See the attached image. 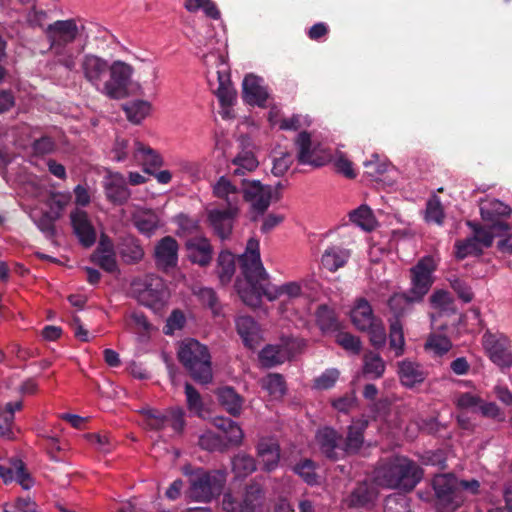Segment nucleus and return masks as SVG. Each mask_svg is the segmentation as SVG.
<instances>
[{
  "mask_svg": "<svg viewBox=\"0 0 512 512\" xmlns=\"http://www.w3.org/2000/svg\"><path fill=\"white\" fill-rule=\"evenodd\" d=\"M317 324L322 331H337L339 322L334 311L326 305H321L316 312Z\"/></svg>",
  "mask_w": 512,
  "mask_h": 512,
  "instance_id": "nucleus-50",
  "label": "nucleus"
},
{
  "mask_svg": "<svg viewBox=\"0 0 512 512\" xmlns=\"http://www.w3.org/2000/svg\"><path fill=\"white\" fill-rule=\"evenodd\" d=\"M196 295L202 305L207 306L214 316H220L222 314L221 304L219 303L216 292L212 288H200Z\"/></svg>",
  "mask_w": 512,
  "mask_h": 512,
  "instance_id": "nucleus-54",
  "label": "nucleus"
},
{
  "mask_svg": "<svg viewBox=\"0 0 512 512\" xmlns=\"http://www.w3.org/2000/svg\"><path fill=\"white\" fill-rule=\"evenodd\" d=\"M368 427L365 419L353 420L347 427L346 436L336 429L325 426L315 435L321 454L330 461H338L359 452L364 443V432Z\"/></svg>",
  "mask_w": 512,
  "mask_h": 512,
  "instance_id": "nucleus-2",
  "label": "nucleus"
},
{
  "mask_svg": "<svg viewBox=\"0 0 512 512\" xmlns=\"http://www.w3.org/2000/svg\"><path fill=\"white\" fill-rule=\"evenodd\" d=\"M178 359L195 382L208 384L212 381V362L207 346L195 339H188L180 345Z\"/></svg>",
  "mask_w": 512,
  "mask_h": 512,
  "instance_id": "nucleus-5",
  "label": "nucleus"
},
{
  "mask_svg": "<svg viewBox=\"0 0 512 512\" xmlns=\"http://www.w3.org/2000/svg\"><path fill=\"white\" fill-rule=\"evenodd\" d=\"M116 251L122 262L127 265L138 264L145 255L141 241L130 234L118 239Z\"/></svg>",
  "mask_w": 512,
  "mask_h": 512,
  "instance_id": "nucleus-21",
  "label": "nucleus"
},
{
  "mask_svg": "<svg viewBox=\"0 0 512 512\" xmlns=\"http://www.w3.org/2000/svg\"><path fill=\"white\" fill-rule=\"evenodd\" d=\"M445 213L440 198L433 195L426 203L425 220L428 223H435L439 226L443 225Z\"/></svg>",
  "mask_w": 512,
  "mask_h": 512,
  "instance_id": "nucleus-51",
  "label": "nucleus"
},
{
  "mask_svg": "<svg viewBox=\"0 0 512 512\" xmlns=\"http://www.w3.org/2000/svg\"><path fill=\"white\" fill-rule=\"evenodd\" d=\"M31 148L37 156H44L52 153L56 149V143L50 136H42L33 141Z\"/></svg>",
  "mask_w": 512,
  "mask_h": 512,
  "instance_id": "nucleus-62",
  "label": "nucleus"
},
{
  "mask_svg": "<svg viewBox=\"0 0 512 512\" xmlns=\"http://www.w3.org/2000/svg\"><path fill=\"white\" fill-rule=\"evenodd\" d=\"M455 249V255L460 260L472 255L479 256L483 252L482 247L477 243V239L473 236L464 240L456 241Z\"/></svg>",
  "mask_w": 512,
  "mask_h": 512,
  "instance_id": "nucleus-52",
  "label": "nucleus"
},
{
  "mask_svg": "<svg viewBox=\"0 0 512 512\" xmlns=\"http://www.w3.org/2000/svg\"><path fill=\"white\" fill-rule=\"evenodd\" d=\"M213 193L217 198L224 199L227 207H238L240 190L225 176H221L216 182Z\"/></svg>",
  "mask_w": 512,
  "mask_h": 512,
  "instance_id": "nucleus-37",
  "label": "nucleus"
},
{
  "mask_svg": "<svg viewBox=\"0 0 512 512\" xmlns=\"http://www.w3.org/2000/svg\"><path fill=\"white\" fill-rule=\"evenodd\" d=\"M389 346L394 350L395 357H399L404 353L405 339L403 333V325L401 320L393 319L389 327Z\"/></svg>",
  "mask_w": 512,
  "mask_h": 512,
  "instance_id": "nucleus-44",
  "label": "nucleus"
},
{
  "mask_svg": "<svg viewBox=\"0 0 512 512\" xmlns=\"http://www.w3.org/2000/svg\"><path fill=\"white\" fill-rule=\"evenodd\" d=\"M450 286L464 303H469L473 300L474 294L465 280L460 278L450 279Z\"/></svg>",
  "mask_w": 512,
  "mask_h": 512,
  "instance_id": "nucleus-61",
  "label": "nucleus"
},
{
  "mask_svg": "<svg viewBox=\"0 0 512 512\" xmlns=\"http://www.w3.org/2000/svg\"><path fill=\"white\" fill-rule=\"evenodd\" d=\"M384 512H411L408 497L401 493L387 496L384 501Z\"/></svg>",
  "mask_w": 512,
  "mask_h": 512,
  "instance_id": "nucleus-55",
  "label": "nucleus"
},
{
  "mask_svg": "<svg viewBox=\"0 0 512 512\" xmlns=\"http://www.w3.org/2000/svg\"><path fill=\"white\" fill-rule=\"evenodd\" d=\"M479 412L483 417L492 419L497 422H504L506 415L503 409L498 406L495 402L482 400L479 407Z\"/></svg>",
  "mask_w": 512,
  "mask_h": 512,
  "instance_id": "nucleus-60",
  "label": "nucleus"
},
{
  "mask_svg": "<svg viewBox=\"0 0 512 512\" xmlns=\"http://www.w3.org/2000/svg\"><path fill=\"white\" fill-rule=\"evenodd\" d=\"M436 269L437 264L432 256H424L410 268L411 287L407 292L413 300L419 303L423 301L434 283L433 273Z\"/></svg>",
  "mask_w": 512,
  "mask_h": 512,
  "instance_id": "nucleus-9",
  "label": "nucleus"
},
{
  "mask_svg": "<svg viewBox=\"0 0 512 512\" xmlns=\"http://www.w3.org/2000/svg\"><path fill=\"white\" fill-rule=\"evenodd\" d=\"M145 415L146 425L152 430H162L170 423V419L166 415L155 410H149Z\"/></svg>",
  "mask_w": 512,
  "mask_h": 512,
  "instance_id": "nucleus-64",
  "label": "nucleus"
},
{
  "mask_svg": "<svg viewBox=\"0 0 512 512\" xmlns=\"http://www.w3.org/2000/svg\"><path fill=\"white\" fill-rule=\"evenodd\" d=\"M217 396L221 406L231 416L237 417L241 414L244 398L233 387L225 386L218 389Z\"/></svg>",
  "mask_w": 512,
  "mask_h": 512,
  "instance_id": "nucleus-33",
  "label": "nucleus"
},
{
  "mask_svg": "<svg viewBox=\"0 0 512 512\" xmlns=\"http://www.w3.org/2000/svg\"><path fill=\"white\" fill-rule=\"evenodd\" d=\"M257 455L262 463V469L271 472L278 467L280 460V447L276 442L262 439L257 445Z\"/></svg>",
  "mask_w": 512,
  "mask_h": 512,
  "instance_id": "nucleus-29",
  "label": "nucleus"
},
{
  "mask_svg": "<svg viewBox=\"0 0 512 512\" xmlns=\"http://www.w3.org/2000/svg\"><path fill=\"white\" fill-rule=\"evenodd\" d=\"M122 108L131 123L140 124L149 114L151 104L145 100H134L124 104Z\"/></svg>",
  "mask_w": 512,
  "mask_h": 512,
  "instance_id": "nucleus-40",
  "label": "nucleus"
},
{
  "mask_svg": "<svg viewBox=\"0 0 512 512\" xmlns=\"http://www.w3.org/2000/svg\"><path fill=\"white\" fill-rule=\"evenodd\" d=\"M185 249L187 258L193 263L201 267L210 265L214 250L210 240L203 236H193L186 240Z\"/></svg>",
  "mask_w": 512,
  "mask_h": 512,
  "instance_id": "nucleus-18",
  "label": "nucleus"
},
{
  "mask_svg": "<svg viewBox=\"0 0 512 512\" xmlns=\"http://www.w3.org/2000/svg\"><path fill=\"white\" fill-rule=\"evenodd\" d=\"M0 478L6 484L16 481L25 490L30 489L34 484L25 463L18 458H11L7 464L0 465Z\"/></svg>",
  "mask_w": 512,
  "mask_h": 512,
  "instance_id": "nucleus-20",
  "label": "nucleus"
},
{
  "mask_svg": "<svg viewBox=\"0 0 512 512\" xmlns=\"http://www.w3.org/2000/svg\"><path fill=\"white\" fill-rule=\"evenodd\" d=\"M157 214L150 209H142L132 214V223L139 233L151 237L159 227Z\"/></svg>",
  "mask_w": 512,
  "mask_h": 512,
  "instance_id": "nucleus-32",
  "label": "nucleus"
},
{
  "mask_svg": "<svg viewBox=\"0 0 512 512\" xmlns=\"http://www.w3.org/2000/svg\"><path fill=\"white\" fill-rule=\"evenodd\" d=\"M219 87L215 94L219 100L221 107H231L236 101V91L231 87L229 79L218 73Z\"/></svg>",
  "mask_w": 512,
  "mask_h": 512,
  "instance_id": "nucleus-46",
  "label": "nucleus"
},
{
  "mask_svg": "<svg viewBox=\"0 0 512 512\" xmlns=\"http://www.w3.org/2000/svg\"><path fill=\"white\" fill-rule=\"evenodd\" d=\"M22 409V402H8L4 409L0 408V437L7 440L14 438L12 425L15 419V412Z\"/></svg>",
  "mask_w": 512,
  "mask_h": 512,
  "instance_id": "nucleus-36",
  "label": "nucleus"
},
{
  "mask_svg": "<svg viewBox=\"0 0 512 512\" xmlns=\"http://www.w3.org/2000/svg\"><path fill=\"white\" fill-rule=\"evenodd\" d=\"M398 374L401 383L408 388H413L415 385L424 382L426 378L420 364L407 359L399 362Z\"/></svg>",
  "mask_w": 512,
  "mask_h": 512,
  "instance_id": "nucleus-31",
  "label": "nucleus"
},
{
  "mask_svg": "<svg viewBox=\"0 0 512 512\" xmlns=\"http://www.w3.org/2000/svg\"><path fill=\"white\" fill-rule=\"evenodd\" d=\"M213 425L221 430L225 437L215 434L211 431L205 432L199 437V446L207 451L224 452L229 445L238 446L243 439V431L240 426L230 418L217 416L213 419Z\"/></svg>",
  "mask_w": 512,
  "mask_h": 512,
  "instance_id": "nucleus-6",
  "label": "nucleus"
},
{
  "mask_svg": "<svg viewBox=\"0 0 512 512\" xmlns=\"http://www.w3.org/2000/svg\"><path fill=\"white\" fill-rule=\"evenodd\" d=\"M84 26L79 27L75 19L56 20L44 29V34L49 42V49L54 55L65 54V49H69L80 35Z\"/></svg>",
  "mask_w": 512,
  "mask_h": 512,
  "instance_id": "nucleus-8",
  "label": "nucleus"
},
{
  "mask_svg": "<svg viewBox=\"0 0 512 512\" xmlns=\"http://www.w3.org/2000/svg\"><path fill=\"white\" fill-rule=\"evenodd\" d=\"M337 343L345 350H349L355 354L361 351V341L358 337L348 332H340L336 336Z\"/></svg>",
  "mask_w": 512,
  "mask_h": 512,
  "instance_id": "nucleus-63",
  "label": "nucleus"
},
{
  "mask_svg": "<svg viewBox=\"0 0 512 512\" xmlns=\"http://www.w3.org/2000/svg\"><path fill=\"white\" fill-rule=\"evenodd\" d=\"M317 464L311 459H303L294 467L293 471L299 475L308 485L318 484L319 476L316 473Z\"/></svg>",
  "mask_w": 512,
  "mask_h": 512,
  "instance_id": "nucleus-47",
  "label": "nucleus"
},
{
  "mask_svg": "<svg viewBox=\"0 0 512 512\" xmlns=\"http://www.w3.org/2000/svg\"><path fill=\"white\" fill-rule=\"evenodd\" d=\"M239 209L237 206L226 209H210L207 211V222L214 235L221 240L228 239L233 230V224Z\"/></svg>",
  "mask_w": 512,
  "mask_h": 512,
  "instance_id": "nucleus-14",
  "label": "nucleus"
},
{
  "mask_svg": "<svg viewBox=\"0 0 512 512\" xmlns=\"http://www.w3.org/2000/svg\"><path fill=\"white\" fill-rule=\"evenodd\" d=\"M110 65L108 62L96 55L87 54L81 62V69L84 78L99 92L104 85V77L108 73Z\"/></svg>",
  "mask_w": 512,
  "mask_h": 512,
  "instance_id": "nucleus-17",
  "label": "nucleus"
},
{
  "mask_svg": "<svg viewBox=\"0 0 512 512\" xmlns=\"http://www.w3.org/2000/svg\"><path fill=\"white\" fill-rule=\"evenodd\" d=\"M378 491L376 487L367 481L359 483L349 496V506L366 507L374 503Z\"/></svg>",
  "mask_w": 512,
  "mask_h": 512,
  "instance_id": "nucleus-34",
  "label": "nucleus"
},
{
  "mask_svg": "<svg viewBox=\"0 0 512 512\" xmlns=\"http://www.w3.org/2000/svg\"><path fill=\"white\" fill-rule=\"evenodd\" d=\"M349 257L348 250L339 246H331L324 251L321 263L327 270L335 272L347 263Z\"/></svg>",
  "mask_w": 512,
  "mask_h": 512,
  "instance_id": "nucleus-35",
  "label": "nucleus"
},
{
  "mask_svg": "<svg viewBox=\"0 0 512 512\" xmlns=\"http://www.w3.org/2000/svg\"><path fill=\"white\" fill-rule=\"evenodd\" d=\"M431 484L437 512H454L466 500L465 493L459 486V480L451 473L435 475Z\"/></svg>",
  "mask_w": 512,
  "mask_h": 512,
  "instance_id": "nucleus-7",
  "label": "nucleus"
},
{
  "mask_svg": "<svg viewBox=\"0 0 512 512\" xmlns=\"http://www.w3.org/2000/svg\"><path fill=\"white\" fill-rule=\"evenodd\" d=\"M287 359V352L278 345H267L259 353V360L262 366L272 368L284 363Z\"/></svg>",
  "mask_w": 512,
  "mask_h": 512,
  "instance_id": "nucleus-39",
  "label": "nucleus"
},
{
  "mask_svg": "<svg viewBox=\"0 0 512 512\" xmlns=\"http://www.w3.org/2000/svg\"><path fill=\"white\" fill-rule=\"evenodd\" d=\"M241 192L246 202L251 204V209L258 215H263L271 201H273V189L271 185H264L259 180H242Z\"/></svg>",
  "mask_w": 512,
  "mask_h": 512,
  "instance_id": "nucleus-12",
  "label": "nucleus"
},
{
  "mask_svg": "<svg viewBox=\"0 0 512 512\" xmlns=\"http://www.w3.org/2000/svg\"><path fill=\"white\" fill-rule=\"evenodd\" d=\"M262 79L253 74L245 76L242 83L243 100L250 105L264 107L268 99L266 89L261 85Z\"/></svg>",
  "mask_w": 512,
  "mask_h": 512,
  "instance_id": "nucleus-25",
  "label": "nucleus"
},
{
  "mask_svg": "<svg viewBox=\"0 0 512 512\" xmlns=\"http://www.w3.org/2000/svg\"><path fill=\"white\" fill-rule=\"evenodd\" d=\"M511 208L497 199L484 200L480 203V214L485 223L506 222L503 217L511 214Z\"/></svg>",
  "mask_w": 512,
  "mask_h": 512,
  "instance_id": "nucleus-30",
  "label": "nucleus"
},
{
  "mask_svg": "<svg viewBox=\"0 0 512 512\" xmlns=\"http://www.w3.org/2000/svg\"><path fill=\"white\" fill-rule=\"evenodd\" d=\"M264 497L265 492L262 485L253 481L246 486L242 499L225 494L222 508L225 512H260Z\"/></svg>",
  "mask_w": 512,
  "mask_h": 512,
  "instance_id": "nucleus-11",
  "label": "nucleus"
},
{
  "mask_svg": "<svg viewBox=\"0 0 512 512\" xmlns=\"http://www.w3.org/2000/svg\"><path fill=\"white\" fill-rule=\"evenodd\" d=\"M423 471L421 467L404 456H396L384 463L377 469L376 478L379 484L404 490L411 491L422 479Z\"/></svg>",
  "mask_w": 512,
  "mask_h": 512,
  "instance_id": "nucleus-3",
  "label": "nucleus"
},
{
  "mask_svg": "<svg viewBox=\"0 0 512 512\" xmlns=\"http://www.w3.org/2000/svg\"><path fill=\"white\" fill-rule=\"evenodd\" d=\"M183 473L188 477L187 497L195 502L209 503L222 493L226 483V472L223 470L187 465L183 467Z\"/></svg>",
  "mask_w": 512,
  "mask_h": 512,
  "instance_id": "nucleus-4",
  "label": "nucleus"
},
{
  "mask_svg": "<svg viewBox=\"0 0 512 512\" xmlns=\"http://www.w3.org/2000/svg\"><path fill=\"white\" fill-rule=\"evenodd\" d=\"M70 222L73 233L82 247L90 248L96 243V229L86 211L78 208L71 211Z\"/></svg>",
  "mask_w": 512,
  "mask_h": 512,
  "instance_id": "nucleus-15",
  "label": "nucleus"
},
{
  "mask_svg": "<svg viewBox=\"0 0 512 512\" xmlns=\"http://www.w3.org/2000/svg\"><path fill=\"white\" fill-rule=\"evenodd\" d=\"M467 225L473 230V237L477 239V243L482 248L490 247L495 237H502L507 231L512 229L507 222L486 223V225L482 227L472 221H467Z\"/></svg>",
  "mask_w": 512,
  "mask_h": 512,
  "instance_id": "nucleus-22",
  "label": "nucleus"
},
{
  "mask_svg": "<svg viewBox=\"0 0 512 512\" xmlns=\"http://www.w3.org/2000/svg\"><path fill=\"white\" fill-rule=\"evenodd\" d=\"M261 387L274 399L282 398L286 393L285 379L279 373H269L261 380Z\"/></svg>",
  "mask_w": 512,
  "mask_h": 512,
  "instance_id": "nucleus-42",
  "label": "nucleus"
},
{
  "mask_svg": "<svg viewBox=\"0 0 512 512\" xmlns=\"http://www.w3.org/2000/svg\"><path fill=\"white\" fill-rule=\"evenodd\" d=\"M232 469L237 477H246L256 470V461L250 455L239 453L232 459Z\"/></svg>",
  "mask_w": 512,
  "mask_h": 512,
  "instance_id": "nucleus-49",
  "label": "nucleus"
},
{
  "mask_svg": "<svg viewBox=\"0 0 512 512\" xmlns=\"http://www.w3.org/2000/svg\"><path fill=\"white\" fill-rule=\"evenodd\" d=\"M363 370L373 378H380L384 374L385 363L379 354L370 351L364 355Z\"/></svg>",
  "mask_w": 512,
  "mask_h": 512,
  "instance_id": "nucleus-53",
  "label": "nucleus"
},
{
  "mask_svg": "<svg viewBox=\"0 0 512 512\" xmlns=\"http://www.w3.org/2000/svg\"><path fill=\"white\" fill-rule=\"evenodd\" d=\"M415 303H419L418 301L413 300L409 293H394L388 299V307L391 312L394 314V319H399L405 316L411 309V306Z\"/></svg>",
  "mask_w": 512,
  "mask_h": 512,
  "instance_id": "nucleus-38",
  "label": "nucleus"
},
{
  "mask_svg": "<svg viewBox=\"0 0 512 512\" xmlns=\"http://www.w3.org/2000/svg\"><path fill=\"white\" fill-rule=\"evenodd\" d=\"M133 157L143 166L144 172L154 175L155 169L162 166L161 156L151 147L133 140Z\"/></svg>",
  "mask_w": 512,
  "mask_h": 512,
  "instance_id": "nucleus-27",
  "label": "nucleus"
},
{
  "mask_svg": "<svg viewBox=\"0 0 512 512\" xmlns=\"http://www.w3.org/2000/svg\"><path fill=\"white\" fill-rule=\"evenodd\" d=\"M236 330L241 337L244 345L250 349H254L260 339V328L253 317L242 315L235 320Z\"/></svg>",
  "mask_w": 512,
  "mask_h": 512,
  "instance_id": "nucleus-28",
  "label": "nucleus"
},
{
  "mask_svg": "<svg viewBox=\"0 0 512 512\" xmlns=\"http://www.w3.org/2000/svg\"><path fill=\"white\" fill-rule=\"evenodd\" d=\"M482 342L490 360L499 367H510L512 365L511 342L502 333L486 331Z\"/></svg>",
  "mask_w": 512,
  "mask_h": 512,
  "instance_id": "nucleus-13",
  "label": "nucleus"
},
{
  "mask_svg": "<svg viewBox=\"0 0 512 512\" xmlns=\"http://www.w3.org/2000/svg\"><path fill=\"white\" fill-rule=\"evenodd\" d=\"M350 221L365 231H372L376 226V219L372 210L367 205H361L349 214Z\"/></svg>",
  "mask_w": 512,
  "mask_h": 512,
  "instance_id": "nucleus-45",
  "label": "nucleus"
},
{
  "mask_svg": "<svg viewBox=\"0 0 512 512\" xmlns=\"http://www.w3.org/2000/svg\"><path fill=\"white\" fill-rule=\"evenodd\" d=\"M452 348L451 340L441 333H431L425 343V349L437 356H443Z\"/></svg>",
  "mask_w": 512,
  "mask_h": 512,
  "instance_id": "nucleus-48",
  "label": "nucleus"
},
{
  "mask_svg": "<svg viewBox=\"0 0 512 512\" xmlns=\"http://www.w3.org/2000/svg\"><path fill=\"white\" fill-rule=\"evenodd\" d=\"M232 165L235 166L233 175L242 176L246 172L254 171L259 162L251 151H242L232 160Z\"/></svg>",
  "mask_w": 512,
  "mask_h": 512,
  "instance_id": "nucleus-43",
  "label": "nucleus"
},
{
  "mask_svg": "<svg viewBox=\"0 0 512 512\" xmlns=\"http://www.w3.org/2000/svg\"><path fill=\"white\" fill-rule=\"evenodd\" d=\"M179 245L172 236L161 238L154 249V259L156 266L162 270H169L178 264Z\"/></svg>",
  "mask_w": 512,
  "mask_h": 512,
  "instance_id": "nucleus-19",
  "label": "nucleus"
},
{
  "mask_svg": "<svg viewBox=\"0 0 512 512\" xmlns=\"http://www.w3.org/2000/svg\"><path fill=\"white\" fill-rule=\"evenodd\" d=\"M109 79L104 82L100 92L111 99H123L128 96V88L133 67L123 61H114L109 67Z\"/></svg>",
  "mask_w": 512,
  "mask_h": 512,
  "instance_id": "nucleus-10",
  "label": "nucleus"
},
{
  "mask_svg": "<svg viewBox=\"0 0 512 512\" xmlns=\"http://www.w3.org/2000/svg\"><path fill=\"white\" fill-rule=\"evenodd\" d=\"M59 219V213L52 214L49 211L42 212L41 216L35 221L38 229L44 233L46 238L52 239L56 235L55 222Z\"/></svg>",
  "mask_w": 512,
  "mask_h": 512,
  "instance_id": "nucleus-56",
  "label": "nucleus"
},
{
  "mask_svg": "<svg viewBox=\"0 0 512 512\" xmlns=\"http://www.w3.org/2000/svg\"><path fill=\"white\" fill-rule=\"evenodd\" d=\"M235 267L234 255L227 250L221 251L217 258V273L221 283L230 282L235 273Z\"/></svg>",
  "mask_w": 512,
  "mask_h": 512,
  "instance_id": "nucleus-41",
  "label": "nucleus"
},
{
  "mask_svg": "<svg viewBox=\"0 0 512 512\" xmlns=\"http://www.w3.org/2000/svg\"><path fill=\"white\" fill-rule=\"evenodd\" d=\"M340 372L336 368L326 369L320 376L314 379V388L318 390H328L334 387Z\"/></svg>",
  "mask_w": 512,
  "mask_h": 512,
  "instance_id": "nucleus-59",
  "label": "nucleus"
},
{
  "mask_svg": "<svg viewBox=\"0 0 512 512\" xmlns=\"http://www.w3.org/2000/svg\"><path fill=\"white\" fill-rule=\"evenodd\" d=\"M239 263L247 282V287L240 290L239 293L247 305L257 306L262 297L272 301L281 295L289 297L300 295L301 288L295 282L276 286L269 281V276L260 259L259 241L257 239L250 238L248 240L246 250L239 258Z\"/></svg>",
  "mask_w": 512,
  "mask_h": 512,
  "instance_id": "nucleus-1",
  "label": "nucleus"
},
{
  "mask_svg": "<svg viewBox=\"0 0 512 512\" xmlns=\"http://www.w3.org/2000/svg\"><path fill=\"white\" fill-rule=\"evenodd\" d=\"M135 292L137 300L144 306L158 308L163 303V283L160 279H145L142 288L135 289Z\"/></svg>",
  "mask_w": 512,
  "mask_h": 512,
  "instance_id": "nucleus-23",
  "label": "nucleus"
},
{
  "mask_svg": "<svg viewBox=\"0 0 512 512\" xmlns=\"http://www.w3.org/2000/svg\"><path fill=\"white\" fill-rule=\"evenodd\" d=\"M103 189L106 199L116 206L124 205L131 197V191L126 179L121 173L109 172L103 179Z\"/></svg>",
  "mask_w": 512,
  "mask_h": 512,
  "instance_id": "nucleus-16",
  "label": "nucleus"
},
{
  "mask_svg": "<svg viewBox=\"0 0 512 512\" xmlns=\"http://www.w3.org/2000/svg\"><path fill=\"white\" fill-rule=\"evenodd\" d=\"M295 145L298 149L297 161L299 162V164H308L313 167H322L323 165H325V158L318 156L315 150L311 148L312 140L311 134L309 132L301 131L295 139Z\"/></svg>",
  "mask_w": 512,
  "mask_h": 512,
  "instance_id": "nucleus-24",
  "label": "nucleus"
},
{
  "mask_svg": "<svg viewBox=\"0 0 512 512\" xmlns=\"http://www.w3.org/2000/svg\"><path fill=\"white\" fill-rule=\"evenodd\" d=\"M71 196L69 194L61 193V192H50L46 205L49 206L52 214L59 213V218L61 217L62 211L70 202Z\"/></svg>",
  "mask_w": 512,
  "mask_h": 512,
  "instance_id": "nucleus-58",
  "label": "nucleus"
},
{
  "mask_svg": "<svg viewBox=\"0 0 512 512\" xmlns=\"http://www.w3.org/2000/svg\"><path fill=\"white\" fill-rule=\"evenodd\" d=\"M362 332L368 333L370 343L376 349L382 348L385 345L387 336L385 326L381 319L373 323L371 327L362 330Z\"/></svg>",
  "mask_w": 512,
  "mask_h": 512,
  "instance_id": "nucleus-57",
  "label": "nucleus"
},
{
  "mask_svg": "<svg viewBox=\"0 0 512 512\" xmlns=\"http://www.w3.org/2000/svg\"><path fill=\"white\" fill-rule=\"evenodd\" d=\"M350 317L353 325L359 330H365L380 318L374 315L372 306L366 298H358L355 300L354 306L351 309Z\"/></svg>",
  "mask_w": 512,
  "mask_h": 512,
  "instance_id": "nucleus-26",
  "label": "nucleus"
}]
</instances>
